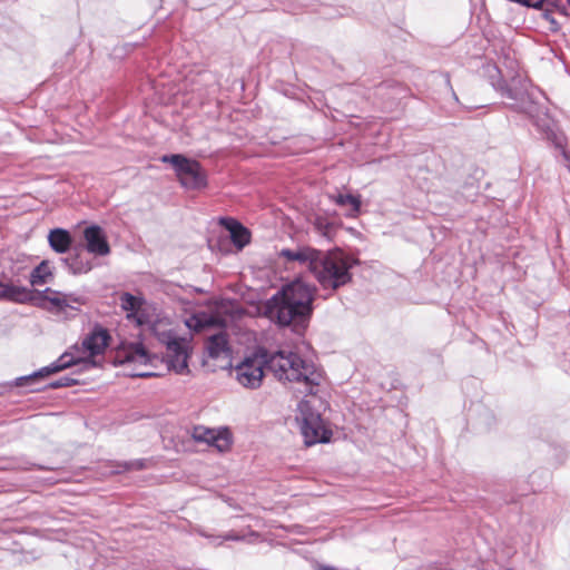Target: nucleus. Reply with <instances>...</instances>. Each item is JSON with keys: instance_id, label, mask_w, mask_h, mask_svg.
<instances>
[{"instance_id": "obj_1", "label": "nucleus", "mask_w": 570, "mask_h": 570, "mask_svg": "<svg viewBox=\"0 0 570 570\" xmlns=\"http://www.w3.org/2000/svg\"><path fill=\"white\" fill-rule=\"evenodd\" d=\"M316 287L297 278L261 306V313L279 326H305L313 314Z\"/></svg>"}, {"instance_id": "obj_2", "label": "nucleus", "mask_w": 570, "mask_h": 570, "mask_svg": "<svg viewBox=\"0 0 570 570\" xmlns=\"http://www.w3.org/2000/svg\"><path fill=\"white\" fill-rule=\"evenodd\" d=\"M269 371L281 382L296 383L305 395H316L322 382V372L312 363L292 351L268 353Z\"/></svg>"}, {"instance_id": "obj_3", "label": "nucleus", "mask_w": 570, "mask_h": 570, "mask_svg": "<svg viewBox=\"0 0 570 570\" xmlns=\"http://www.w3.org/2000/svg\"><path fill=\"white\" fill-rule=\"evenodd\" d=\"M111 336L106 328L96 326L79 345L62 354L55 364L43 367L33 377H45L67 367L82 364L85 368L100 367Z\"/></svg>"}, {"instance_id": "obj_4", "label": "nucleus", "mask_w": 570, "mask_h": 570, "mask_svg": "<svg viewBox=\"0 0 570 570\" xmlns=\"http://www.w3.org/2000/svg\"><path fill=\"white\" fill-rule=\"evenodd\" d=\"M352 266L353 261L342 250H320L312 274L323 288L337 289L351 282Z\"/></svg>"}, {"instance_id": "obj_5", "label": "nucleus", "mask_w": 570, "mask_h": 570, "mask_svg": "<svg viewBox=\"0 0 570 570\" xmlns=\"http://www.w3.org/2000/svg\"><path fill=\"white\" fill-rule=\"evenodd\" d=\"M38 297L43 302V307L51 314L65 320L75 318L80 314L82 306L87 304V298L73 293H63L47 287L38 292Z\"/></svg>"}, {"instance_id": "obj_6", "label": "nucleus", "mask_w": 570, "mask_h": 570, "mask_svg": "<svg viewBox=\"0 0 570 570\" xmlns=\"http://www.w3.org/2000/svg\"><path fill=\"white\" fill-rule=\"evenodd\" d=\"M265 367L269 370L268 352L257 348L234 367L235 377L244 387L257 389L265 376Z\"/></svg>"}, {"instance_id": "obj_7", "label": "nucleus", "mask_w": 570, "mask_h": 570, "mask_svg": "<svg viewBox=\"0 0 570 570\" xmlns=\"http://www.w3.org/2000/svg\"><path fill=\"white\" fill-rule=\"evenodd\" d=\"M161 161L173 165L178 180L185 188L200 189L206 186V175L197 160L176 154L163 156Z\"/></svg>"}, {"instance_id": "obj_8", "label": "nucleus", "mask_w": 570, "mask_h": 570, "mask_svg": "<svg viewBox=\"0 0 570 570\" xmlns=\"http://www.w3.org/2000/svg\"><path fill=\"white\" fill-rule=\"evenodd\" d=\"M301 432L307 446L328 442L332 431L326 426L320 413L314 412L307 402L299 404Z\"/></svg>"}, {"instance_id": "obj_9", "label": "nucleus", "mask_w": 570, "mask_h": 570, "mask_svg": "<svg viewBox=\"0 0 570 570\" xmlns=\"http://www.w3.org/2000/svg\"><path fill=\"white\" fill-rule=\"evenodd\" d=\"M119 364L131 366V370L154 366L155 363H164V360L155 354H149L141 344L121 345L115 355Z\"/></svg>"}, {"instance_id": "obj_10", "label": "nucleus", "mask_w": 570, "mask_h": 570, "mask_svg": "<svg viewBox=\"0 0 570 570\" xmlns=\"http://www.w3.org/2000/svg\"><path fill=\"white\" fill-rule=\"evenodd\" d=\"M189 344L183 338H175L166 345V367L177 374H188Z\"/></svg>"}, {"instance_id": "obj_11", "label": "nucleus", "mask_w": 570, "mask_h": 570, "mask_svg": "<svg viewBox=\"0 0 570 570\" xmlns=\"http://www.w3.org/2000/svg\"><path fill=\"white\" fill-rule=\"evenodd\" d=\"M191 438L196 442H204L210 446H214L219 452H226L232 446V433L228 429H209L203 425L193 428Z\"/></svg>"}, {"instance_id": "obj_12", "label": "nucleus", "mask_w": 570, "mask_h": 570, "mask_svg": "<svg viewBox=\"0 0 570 570\" xmlns=\"http://www.w3.org/2000/svg\"><path fill=\"white\" fill-rule=\"evenodd\" d=\"M120 307L127 313V318L137 325L147 324L148 314L145 309V301L140 296L130 293H121L119 296Z\"/></svg>"}, {"instance_id": "obj_13", "label": "nucleus", "mask_w": 570, "mask_h": 570, "mask_svg": "<svg viewBox=\"0 0 570 570\" xmlns=\"http://www.w3.org/2000/svg\"><path fill=\"white\" fill-rule=\"evenodd\" d=\"M320 250L309 246H302L294 249L284 248L279 252V257L286 263H297L299 266H306L312 273Z\"/></svg>"}, {"instance_id": "obj_14", "label": "nucleus", "mask_w": 570, "mask_h": 570, "mask_svg": "<svg viewBox=\"0 0 570 570\" xmlns=\"http://www.w3.org/2000/svg\"><path fill=\"white\" fill-rule=\"evenodd\" d=\"M83 238L89 253L98 256H106L110 253V246L101 227L97 225L87 227L83 230Z\"/></svg>"}, {"instance_id": "obj_15", "label": "nucleus", "mask_w": 570, "mask_h": 570, "mask_svg": "<svg viewBox=\"0 0 570 570\" xmlns=\"http://www.w3.org/2000/svg\"><path fill=\"white\" fill-rule=\"evenodd\" d=\"M220 225L230 234V239L237 249H243L250 243L252 234L248 228L243 226L234 218H222Z\"/></svg>"}, {"instance_id": "obj_16", "label": "nucleus", "mask_w": 570, "mask_h": 570, "mask_svg": "<svg viewBox=\"0 0 570 570\" xmlns=\"http://www.w3.org/2000/svg\"><path fill=\"white\" fill-rule=\"evenodd\" d=\"M206 351L210 358L229 360L232 350L228 343L227 334L223 331L208 336L206 341Z\"/></svg>"}, {"instance_id": "obj_17", "label": "nucleus", "mask_w": 570, "mask_h": 570, "mask_svg": "<svg viewBox=\"0 0 570 570\" xmlns=\"http://www.w3.org/2000/svg\"><path fill=\"white\" fill-rule=\"evenodd\" d=\"M31 299V292L23 286L0 282V301L26 303Z\"/></svg>"}, {"instance_id": "obj_18", "label": "nucleus", "mask_w": 570, "mask_h": 570, "mask_svg": "<svg viewBox=\"0 0 570 570\" xmlns=\"http://www.w3.org/2000/svg\"><path fill=\"white\" fill-rule=\"evenodd\" d=\"M331 200H333L337 206L348 207L346 213L347 217L355 218L358 216L361 210V196L352 195V194H337L331 195Z\"/></svg>"}, {"instance_id": "obj_19", "label": "nucleus", "mask_w": 570, "mask_h": 570, "mask_svg": "<svg viewBox=\"0 0 570 570\" xmlns=\"http://www.w3.org/2000/svg\"><path fill=\"white\" fill-rule=\"evenodd\" d=\"M48 240L51 248L59 254L67 253L72 243L69 232L61 228L52 229L49 233Z\"/></svg>"}, {"instance_id": "obj_20", "label": "nucleus", "mask_w": 570, "mask_h": 570, "mask_svg": "<svg viewBox=\"0 0 570 570\" xmlns=\"http://www.w3.org/2000/svg\"><path fill=\"white\" fill-rule=\"evenodd\" d=\"M53 279V272L48 261H42L30 274L31 286H41Z\"/></svg>"}, {"instance_id": "obj_21", "label": "nucleus", "mask_w": 570, "mask_h": 570, "mask_svg": "<svg viewBox=\"0 0 570 570\" xmlns=\"http://www.w3.org/2000/svg\"><path fill=\"white\" fill-rule=\"evenodd\" d=\"M194 321H195V324H194L195 331H200L203 328L214 327V326L222 327L225 325L224 320L222 317L214 316V315L199 314V315L195 316Z\"/></svg>"}, {"instance_id": "obj_22", "label": "nucleus", "mask_w": 570, "mask_h": 570, "mask_svg": "<svg viewBox=\"0 0 570 570\" xmlns=\"http://www.w3.org/2000/svg\"><path fill=\"white\" fill-rule=\"evenodd\" d=\"M115 466L119 469L118 472L141 471L153 466V461L149 459H138L132 461L120 462L117 463Z\"/></svg>"}, {"instance_id": "obj_23", "label": "nucleus", "mask_w": 570, "mask_h": 570, "mask_svg": "<svg viewBox=\"0 0 570 570\" xmlns=\"http://www.w3.org/2000/svg\"><path fill=\"white\" fill-rule=\"evenodd\" d=\"M158 363H155L154 366L140 367L130 370L129 375L132 377H154L159 376L160 373L156 371Z\"/></svg>"}, {"instance_id": "obj_24", "label": "nucleus", "mask_w": 570, "mask_h": 570, "mask_svg": "<svg viewBox=\"0 0 570 570\" xmlns=\"http://www.w3.org/2000/svg\"><path fill=\"white\" fill-rule=\"evenodd\" d=\"M556 147L560 149L562 157L564 158L567 167L570 169V153L561 140L556 141Z\"/></svg>"}, {"instance_id": "obj_25", "label": "nucleus", "mask_w": 570, "mask_h": 570, "mask_svg": "<svg viewBox=\"0 0 570 570\" xmlns=\"http://www.w3.org/2000/svg\"><path fill=\"white\" fill-rule=\"evenodd\" d=\"M73 383H76V381H75V380L69 379V377H62V379H60V380H58V381H56V382H52V383L50 384V386H51V387H53V389H57V387L70 386V385H72Z\"/></svg>"}, {"instance_id": "obj_26", "label": "nucleus", "mask_w": 570, "mask_h": 570, "mask_svg": "<svg viewBox=\"0 0 570 570\" xmlns=\"http://www.w3.org/2000/svg\"><path fill=\"white\" fill-rule=\"evenodd\" d=\"M512 1L523 4V6H527V7L539 8L540 6H542L546 0H512Z\"/></svg>"}, {"instance_id": "obj_27", "label": "nucleus", "mask_w": 570, "mask_h": 570, "mask_svg": "<svg viewBox=\"0 0 570 570\" xmlns=\"http://www.w3.org/2000/svg\"><path fill=\"white\" fill-rule=\"evenodd\" d=\"M564 3H567L570 7V0H558V2L556 3V7L558 9H560L562 12H564V10H566Z\"/></svg>"}, {"instance_id": "obj_28", "label": "nucleus", "mask_w": 570, "mask_h": 570, "mask_svg": "<svg viewBox=\"0 0 570 570\" xmlns=\"http://www.w3.org/2000/svg\"><path fill=\"white\" fill-rule=\"evenodd\" d=\"M91 269V265L90 264H87L86 266H82V267H78L76 268V272L78 273H87Z\"/></svg>"}, {"instance_id": "obj_29", "label": "nucleus", "mask_w": 570, "mask_h": 570, "mask_svg": "<svg viewBox=\"0 0 570 570\" xmlns=\"http://www.w3.org/2000/svg\"><path fill=\"white\" fill-rule=\"evenodd\" d=\"M544 17H546L548 20H550L551 22H554V19L550 18V14H549L548 12L544 14Z\"/></svg>"}]
</instances>
